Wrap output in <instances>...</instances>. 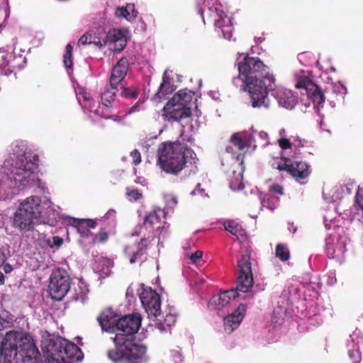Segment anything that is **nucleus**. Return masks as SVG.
<instances>
[{"label": "nucleus", "mask_w": 363, "mask_h": 363, "mask_svg": "<svg viewBox=\"0 0 363 363\" xmlns=\"http://www.w3.org/2000/svg\"><path fill=\"white\" fill-rule=\"evenodd\" d=\"M139 313L124 315L114 324L116 333L113 337L114 348L107 352L108 358L114 363H147V347L138 342L134 335L141 325Z\"/></svg>", "instance_id": "nucleus-1"}, {"label": "nucleus", "mask_w": 363, "mask_h": 363, "mask_svg": "<svg viewBox=\"0 0 363 363\" xmlns=\"http://www.w3.org/2000/svg\"><path fill=\"white\" fill-rule=\"evenodd\" d=\"M238 71H242V75L250 81L248 84L252 107L269 108V88L275 83L269 68L258 57L246 56L238 63Z\"/></svg>", "instance_id": "nucleus-2"}, {"label": "nucleus", "mask_w": 363, "mask_h": 363, "mask_svg": "<svg viewBox=\"0 0 363 363\" xmlns=\"http://www.w3.org/2000/svg\"><path fill=\"white\" fill-rule=\"evenodd\" d=\"M0 354L4 363H43L33 337L27 333L7 332L1 342Z\"/></svg>", "instance_id": "nucleus-3"}, {"label": "nucleus", "mask_w": 363, "mask_h": 363, "mask_svg": "<svg viewBox=\"0 0 363 363\" xmlns=\"http://www.w3.org/2000/svg\"><path fill=\"white\" fill-rule=\"evenodd\" d=\"M157 157V163L164 172L177 176L187 167L188 163H192L196 155L186 144L176 140L161 143Z\"/></svg>", "instance_id": "nucleus-4"}, {"label": "nucleus", "mask_w": 363, "mask_h": 363, "mask_svg": "<svg viewBox=\"0 0 363 363\" xmlns=\"http://www.w3.org/2000/svg\"><path fill=\"white\" fill-rule=\"evenodd\" d=\"M38 155L24 153L7 159L3 165L4 172L14 186L25 188L37 184L39 179L35 172L38 167Z\"/></svg>", "instance_id": "nucleus-5"}, {"label": "nucleus", "mask_w": 363, "mask_h": 363, "mask_svg": "<svg viewBox=\"0 0 363 363\" xmlns=\"http://www.w3.org/2000/svg\"><path fill=\"white\" fill-rule=\"evenodd\" d=\"M42 350L46 363H77L84 357L77 345L63 338L45 340Z\"/></svg>", "instance_id": "nucleus-6"}, {"label": "nucleus", "mask_w": 363, "mask_h": 363, "mask_svg": "<svg viewBox=\"0 0 363 363\" xmlns=\"http://www.w3.org/2000/svg\"><path fill=\"white\" fill-rule=\"evenodd\" d=\"M240 274L238 277L235 289H231L221 292L219 295L213 296L210 303L217 306V308H221L227 306L232 300L239 296V292L247 293L252 287L254 284L250 255L249 253L242 255L238 261Z\"/></svg>", "instance_id": "nucleus-7"}, {"label": "nucleus", "mask_w": 363, "mask_h": 363, "mask_svg": "<svg viewBox=\"0 0 363 363\" xmlns=\"http://www.w3.org/2000/svg\"><path fill=\"white\" fill-rule=\"evenodd\" d=\"M40 199L32 196L21 203L13 218V226L21 231H31L41 213Z\"/></svg>", "instance_id": "nucleus-8"}, {"label": "nucleus", "mask_w": 363, "mask_h": 363, "mask_svg": "<svg viewBox=\"0 0 363 363\" xmlns=\"http://www.w3.org/2000/svg\"><path fill=\"white\" fill-rule=\"evenodd\" d=\"M193 94L190 91L182 89L177 92L162 109V116L165 121H181L192 115Z\"/></svg>", "instance_id": "nucleus-9"}, {"label": "nucleus", "mask_w": 363, "mask_h": 363, "mask_svg": "<svg viewBox=\"0 0 363 363\" xmlns=\"http://www.w3.org/2000/svg\"><path fill=\"white\" fill-rule=\"evenodd\" d=\"M72 279L67 271L57 267L52 271L49 278L48 292L50 297L61 301L68 293Z\"/></svg>", "instance_id": "nucleus-10"}, {"label": "nucleus", "mask_w": 363, "mask_h": 363, "mask_svg": "<svg viewBox=\"0 0 363 363\" xmlns=\"http://www.w3.org/2000/svg\"><path fill=\"white\" fill-rule=\"evenodd\" d=\"M139 298L148 317L157 318L160 315V296L155 291L143 285L139 291Z\"/></svg>", "instance_id": "nucleus-11"}, {"label": "nucleus", "mask_w": 363, "mask_h": 363, "mask_svg": "<svg viewBox=\"0 0 363 363\" xmlns=\"http://www.w3.org/2000/svg\"><path fill=\"white\" fill-rule=\"evenodd\" d=\"M277 169L279 171H286L296 179H303L309 174V167L306 162L288 157L282 158Z\"/></svg>", "instance_id": "nucleus-12"}, {"label": "nucleus", "mask_w": 363, "mask_h": 363, "mask_svg": "<svg viewBox=\"0 0 363 363\" xmlns=\"http://www.w3.org/2000/svg\"><path fill=\"white\" fill-rule=\"evenodd\" d=\"M325 252L330 259H341L346 252V238L337 232L325 238Z\"/></svg>", "instance_id": "nucleus-13"}, {"label": "nucleus", "mask_w": 363, "mask_h": 363, "mask_svg": "<svg viewBox=\"0 0 363 363\" xmlns=\"http://www.w3.org/2000/svg\"><path fill=\"white\" fill-rule=\"evenodd\" d=\"M149 238H143L137 244L128 245L124 249L125 256L130 264L138 262H143L147 259V251L150 245Z\"/></svg>", "instance_id": "nucleus-14"}, {"label": "nucleus", "mask_w": 363, "mask_h": 363, "mask_svg": "<svg viewBox=\"0 0 363 363\" xmlns=\"http://www.w3.org/2000/svg\"><path fill=\"white\" fill-rule=\"evenodd\" d=\"M116 91L117 89L113 90L111 86V89H108L101 94V104L95 111L96 115L106 119H113L116 116L112 108Z\"/></svg>", "instance_id": "nucleus-15"}, {"label": "nucleus", "mask_w": 363, "mask_h": 363, "mask_svg": "<svg viewBox=\"0 0 363 363\" xmlns=\"http://www.w3.org/2000/svg\"><path fill=\"white\" fill-rule=\"evenodd\" d=\"M129 62L126 57H121L112 69L109 79L110 86L113 90L123 82L127 74Z\"/></svg>", "instance_id": "nucleus-16"}, {"label": "nucleus", "mask_w": 363, "mask_h": 363, "mask_svg": "<svg viewBox=\"0 0 363 363\" xmlns=\"http://www.w3.org/2000/svg\"><path fill=\"white\" fill-rule=\"evenodd\" d=\"M246 311V306L240 304L238 308L224 318V330L230 333L235 330L242 320Z\"/></svg>", "instance_id": "nucleus-17"}, {"label": "nucleus", "mask_w": 363, "mask_h": 363, "mask_svg": "<svg viewBox=\"0 0 363 363\" xmlns=\"http://www.w3.org/2000/svg\"><path fill=\"white\" fill-rule=\"evenodd\" d=\"M271 84L269 88V92H272V95L277 100L279 104L286 108L291 109L297 104L296 97L288 91L282 89H276Z\"/></svg>", "instance_id": "nucleus-18"}, {"label": "nucleus", "mask_w": 363, "mask_h": 363, "mask_svg": "<svg viewBox=\"0 0 363 363\" xmlns=\"http://www.w3.org/2000/svg\"><path fill=\"white\" fill-rule=\"evenodd\" d=\"M323 199L326 203L335 204L343 196V186L332 184H324L322 190Z\"/></svg>", "instance_id": "nucleus-19"}, {"label": "nucleus", "mask_w": 363, "mask_h": 363, "mask_svg": "<svg viewBox=\"0 0 363 363\" xmlns=\"http://www.w3.org/2000/svg\"><path fill=\"white\" fill-rule=\"evenodd\" d=\"M296 89H303L305 90L308 96L311 99L313 103V108H318V84L312 82L308 77H303L300 79L295 84Z\"/></svg>", "instance_id": "nucleus-20"}, {"label": "nucleus", "mask_w": 363, "mask_h": 363, "mask_svg": "<svg viewBox=\"0 0 363 363\" xmlns=\"http://www.w3.org/2000/svg\"><path fill=\"white\" fill-rule=\"evenodd\" d=\"M116 314L111 309L104 310L97 317V320L103 330L108 333L115 331L114 324L117 320L115 319Z\"/></svg>", "instance_id": "nucleus-21"}, {"label": "nucleus", "mask_w": 363, "mask_h": 363, "mask_svg": "<svg viewBox=\"0 0 363 363\" xmlns=\"http://www.w3.org/2000/svg\"><path fill=\"white\" fill-rule=\"evenodd\" d=\"M174 89L175 87L172 84L171 79L165 72L162 76V82L160 84L157 91L153 96V99L160 101L162 99H165L167 95L172 94Z\"/></svg>", "instance_id": "nucleus-22"}, {"label": "nucleus", "mask_w": 363, "mask_h": 363, "mask_svg": "<svg viewBox=\"0 0 363 363\" xmlns=\"http://www.w3.org/2000/svg\"><path fill=\"white\" fill-rule=\"evenodd\" d=\"M165 218V212L161 208H156L146 214L144 225H149L152 229L160 228L162 219Z\"/></svg>", "instance_id": "nucleus-23"}, {"label": "nucleus", "mask_w": 363, "mask_h": 363, "mask_svg": "<svg viewBox=\"0 0 363 363\" xmlns=\"http://www.w3.org/2000/svg\"><path fill=\"white\" fill-rule=\"evenodd\" d=\"M108 39L113 44L112 49L114 51L120 52L126 45V38L122 30L113 29L108 33Z\"/></svg>", "instance_id": "nucleus-24"}, {"label": "nucleus", "mask_w": 363, "mask_h": 363, "mask_svg": "<svg viewBox=\"0 0 363 363\" xmlns=\"http://www.w3.org/2000/svg\"><path fill=\"white\" fill-rule=\"evenodd\" d=\"M74 223L77 229L78 233L84 238H87L90 235L91 228H94L97 225L96 220L94 219H80L75 218Z\"/></svg>", "instance_id": "nucleus-25"}, {"label": "nucleus", "mask_w": 363, "mask_h": 363, "mask_svg": "<svg viewBox=\"0 0 363 363\" xmlns=\"http://www.w3.org/2000/svg\"><path fill=\"white\" fill-rule=\"evenodd\" d=\"M16 57L10 53H3L0 56V68L6 72H13L19 67L16 63Z\"/></svg>", "instance_id": "nucleus-26"}, {"label": "nucleus", "mask_w": 363, "mask_h": 363, "mask_svg": "<svg viewBox=\"0 0 363 363\" xmlns=\"http://www.w3.org/2000/svg\"><path fill=\"white\" fill-rule=\"evenodd\" d=\"M336 204H329V209L326 214L323 215V220L325 226L327 229H333L338 230L340 228L337 225L335 224V220L337 218V213L336 212Z\"/></svg>", "instance_id": "nucleus-27"}, {"label": "nucleus", "mask_w": 363, "mask_h": 363, "mask_svg": "<svg viewBox=\"0 0 363 363\" xmlns=\"http://www.w3.org/2000/svg\"><path fill=\"white\" fill-rule=\"evenodd\" d=\"M176 320L177 318L174 315L168 313L163 320L158 319L155 325L161 333L167 332L170 330L171 327L175 323Z\"/></svg>", "instance_id": "nucleus-28"}, {"label": "nucleus", "mask_w": 363, "mask_h": 363, "mask_svg": "<svg viewBox=\"0 0 363 363\" xmlns=\"http://www.w3.org/2000/svg\"><path fill=\"white\" fill-rule=\"evenodd\" d=\"M115 15L117 17L130 20L136 17L137 12L135 11L134 4H128L125 7H118L116 9Z\"/></svg>", "instance_id": "nucleus-29"}, {"label": "nucleus", "mask_w": 363, "mask_h": 363, "mask_svg": "<svg viewBox=\"0 0 363 363\" xmlns=\"http://www.w3.org/2000/svg\"><path fill=\"white\" fill-rule=\"evenodd\" d=\"M225 229L235 235L237 238L245 235V230L242 227L234 220H228L224 223Z\"/></svg>", "instance_id": "nucleus-30"}, {"label": "nucleus", "mask_w": 363, "mask_h": 363, "mask_svg": "<svg viewBox=\"0 0 363 363\" xmlns=\"http://www.w3.org/2000/svg\"><path fill=\"white\" fill-rule=\"evenodd\" d=\"M279 203V198L272 194L265 195L261 201L262 208H267L273 211Z\"/></svg>", "instance_id": "nucleus-31"}, {"label": "nucleus", "mask_w": 363, "mask_h": 363, "mask_svg": "<svg viewBox=\"0 0 363 363\" xmlns=\"http://www.w3.org/2000/svg\"><path fill=\"white\" fill-rule=\"evenodd\" d=\"M250 81L247 79V77H244L242 75V71H239V74L238 77H235L233 79V84L237 87L240 88L242 90H247L250 93Z\"/></svg>", "instance_id": "nucleus-32"}, {"label": "nucleus", "mask_w": 363, "mask_h": 363, "mask_svg": "<svg viewBox=\"0 0 363 363\" xmlns=\"http://www.w3.org/2000/svg\"><path fill=\"white\" fill-rule=\"evenodd\" d=\"M121 96L128 99H135L138 96V88L135 86H121Z\"/></svg>", "instance_id": "nucleus-33"}, {"label": "nucleus", "mask_w": 363, "mask_h": 363, "mask_svg": "<svg viewBox=\"0 0 363 363\" xmlns=\"http://www.w3.org/2000/svg\"><path fill=\"white\" fill-rule=\"evenodd\" d=\"M72 51L73 48L72 46L69 43L66 45L65 48V53L63 56V63L66 69H72Z\"/></svg>", "instance_id": "nucleus-34"}, {"label": "nucleus", "mask_w": 363, "mask_h": 363, "mask_svg": "<svg viewBox=\"0 0 363 363\" xmlns=\"http://www.w3.org/2000/svg\"><path fill=\"white\" fill-rule=\"evenodd\" d=\"M275 255L281 261H287L290 258V252L289 250L282 243H279L276 246Z\"/></svg>", "instance_id": "nucleus-35"}, {"label": "nucleus", "mask_w": 363, "mask_h": 363, "mask_svg": "<svg viewBox=\"0 0 363 363\" xmlns=\"http://www.w3.org/2000/svg\"><path fill=\"white\" fill-rule=\"evenodd\" d=\"M230 142L240 150H242L248 146L246 138L240 137L238 133H235L231 136Z\"/></svg>", "instance_id": "nucleus-36"}, {"label": "nucleus", "mask_w": 363, "mask_h": 363, "mask_svg": "<svg viewBox=\"0 0 363 363\" xmlns=\"http://www.w3.org/2000/svg\"><path fill=\"white\" fill-rule=\"evenodd\" d=\"M108 233L101 228L98 233L94 235L91 242L93 245L104 244L108 241Z\"/></svg>", "instance_id": "nucleus-37"}, {"label": "nucleus", "mask_w": 363, "mask_h": 363, "mask_svg": "<svg viewBox=\"0 0 363 363\" xmlns=\"http://www.w3.org/2000/svg\"><path fill=\"white\" fill-rule=\"evenodd\" d=\"M355 202L357 206V214L360 216L358 219L363 223V194H361L359 191L357 193Z\"/></svg>", "instance_id": "nucleus-38"}, {"label": "nucleus", "mask_w": 363, "mask_h": 363, "mask_svg": "<svg viewBox=\"0 0 363 363\" xmlns=\"http://www.w3.org/2000/svg\"><path fill=\"white\" fill-rule=\"evenodd\" d=\"M228 23L220 30L223 37L225 39L230 40L233 37V26L230 19L227 20Z\"/></svg>", "instance_id": "nucleus-39"}, {"label": "nucleus", "mask_w": 363, "mask_h": 363, "mask_svg": "<svg viewBox=\"0 0 363 363\" xmlns=\"http://www.w3.org/2000/svg\"><path fill=\"white\" fill-rule=\"evenodd\" d=\"M126 195L130 201H136L143 197V194L138 189H126Z\"/></svg>", "instance_id": "nucleus-40"}, {"label": "nucleus", "mask_w": 363, "mask_h": 363, "mask_svg": "<svg viewBox=\"0 0 363 363\" xmlns=\"http://www.w3.org/2000/svg\"><path fill=\"white\" fill-rule=\"evenodd\" d=\"M216 18L214 19V26L216 28L221 30L225 24L228 23L227 20L229 19L226 16L223 18L221 15L218 14L217 12L216 13Z\"/></svg>", "instance_id": "nucleus-41"}, {"label": "nucleus", "mask_w": 363, "mask_h": 363, "mask_svg": "<svg viewBox=\"0 0 363 363\" xmlns=\"http://www.w3.org/2000/svg\"><path fill=\"white\" fill-rule=\"evenodd\" d=\"M78 43L82 45H85L91 43H95V40L94 39V37L91 34L86 33L84 34L82 36H81L78 41Z\"/></svg>", "instance_id": "nucleus-42"}, {"label": "nucleus", "mask_w": 363, "mask_h": 363, "mask_svg": "<svg viewBox=\"0 0 363 363\" xmlns=\"http://www.w3.org/2000/svg\"><path fill=\"white\" fill-rule=\"evenodd\" d=\"M242 174L241 173H238V177L235 179V181H231L230 182V187L233 189H242L243 188L242 184Z\"/></svg>", "instance_id": "nucleus-43"}, {"label": "nucleus", "mask_w": 363, "mask_h": 363, "mask_svg": "<svg viewBox=\"0 0 363 363\" xmlns=\"http://www.w3.org/2000/svg\"><path fill=\"white\" fill-rule=\"evenodd\" d=\"M116 214V211L111 209V210L108 211L107 213L105 214V216L102 218L101 221L110 220L111 223L113 225H115Z\"/></svg>", "instance_id": "nucleus-44"}, {"label": "nucleus", "mask_w": 363, "mask_h": 363, "mask_svg": "<svg viewBox=\"0 0 363 363\" xmlns=\"http://www.w3.org/2000/svg\"><path fill=\"white\" fill-rule=\"evenodd\" d=\"M133 164L137 166L141 162V155L138 150H134L130 152Z\"/></svg>", "instance_id": "nucleus-45"}, {"label": "nucleus", "mask_w": 363, "mask_h": 363, "mask_svg": "<svg viewBox=\"0 0 363 363\" xmlns=\"http://www.w3.org/2000/svg\"><path fill=\"white\" fill-rule=\"evenodd\" d=\"M278 143H279V145L281 147V148L283 150H287V149L291 148V143L290 140L287 138H280L278 140Z\"/></svg>", "instance_id": "nucleus-46"}, {"label": "nucleus", "mask_w": 363, "mask_h": 363, "mask_svg": "<svg viewBox=\"0 0 363 363\" xmlns=\"http://www.w3.org/2000/svg\"><path fill=\"white\" fill-rule=\"evenodd\" d=\"M269 191L274 194H278L280 195L284 194V189L282 186L278 184H273L269 188Z\"/></svg>", "instance_id": "nucleus-47"}, {"label": "nucleus", "mask_w": 363, "mask_h": 363, "mask_svg": "<svg viewBox=\"0 0 363 363\" xmlns=\"http://www.w3.org/2000/svg\"><path fill=\"white\" fill-rule=\"evenodd\" d=\"M348 356L350 357V358L351 359L354 361H356V360H360L361 359V354L359 351L357 350H350L348 351Z\"/></svg>", "instance_id": "nucleus-48"}, {"label": "nucleus", "mask_w": 363, "mask_h": 363, "mask_svg": "<svg viewBox=\"0 0 363 363\" xmlns=\"http://www.w3.org/2000/svg\"><path fill=\"white\" fill-rule=\"evenodd\" d=\"M203 256V252L201 250H197L196 252L192 253L190 256V259L193 263H196L199 259H200Z\"/></svg>", "instance_id": "nucleus-49"}, {"label": "nucleus", "mask_w": 363, "mask_h": 363, "mask_svg": "<svg viewBox=\"0 0 363 363\" xmlns=\"http://www.w3.org/2000/svg\"><path fill=\"white\" fill-rule=\"evenodd\" d=\"M11 324V323L9 320L2 318L0 315V331L4 330L5 328H9Z\"/></svg>", "instance_id": "nucleus-50"}, {"label": "nucleus", "mask_w": 363, "mask_h": 363, "mask_svg": "<svg viewBox=\"0 0 363 363\" xmlns=\"http://www.w3.org/2000/svg\"><path fill=\"white\" fill-rule=\"evenodd\" d=\"M52 240V243L50 244V247H53V246L60 247L63 243V239L59 236H53Z\"/></svg>", "instance_id": "nucleus-51"}, {"label": "nucleus", "mask_w": 363, "mask_h": 363, "mask_svg": "<svg viewBox=\"0 0 363 363\" xmlns=\"http://www.w3.org/2000/svg\"><path fill=\"white\" fill-rule=\"evenodd\" d=\"M340 185L343 186V194H350L352 193V189L353 187L352 184L349 183L347 184Z\"/></svg>", "instance_id": "nucleus-52"}, {"label": "nucleus", "mask_w": 363, "mask_h": 363, "mask_svg": "<svg viewBox=\"0 0 363 363\" xmlns=\"http://www.w3.org/2000/svg\"><path fill=\"white\" fill-rule=\"evenodd\" d=\"M197 192L201 195L205 194V189L201 188V184H197L196 189L192 191V194H196Z\"/></svg>", "instance_id": "nucleus-53"}, {"label": "nucleus", "mask_w": 363, "mask_h": 363, "mask_svg": "<svg viewBox=\"0 0 363 363\" xmlns=\"http://www.w3.org/2000/svg\"><path fill=\"white\" fill-rule=\"evenodd\" d=\"M84 294L82 292L79 294H75L72 296V299L76 301L79 300H82L84 299Z\"/></svg>", "instance_id": "nucleus-54"}, {"label": "nucleus", "mask_w": 363, "mask_h": 363, "mask_svg": "<svg viewBox=\"0 0 363 363\" xmlns=\"http://www.w3.org/2000/svg\"><path fill=\"white\" fill-rule=\"evenodd\" d=\"M325 101V96L323 93L319 89V108L320 107V104Z\"/></svg>", "instance_id": "nucleus-55"}, {"label": "nucleus", "mask_w": 363, "mask_h": 363, "mask_svg": "<svg viewBox=\"0 0 363 363\" xmlns=\"http://www.w3.org/2000/svg\"><path fill=\"white\" fill-rule=\"evenodd\" d=\"M5 260L4 251L0 248V267L2 266Z\"/></svg>", "instance_id": "nucleus-56"}, {"label": "nucleus", "mask_w": 363, "mask_h": 363, "mask_svg": "<svg viewBox=\"0 0 363 363\" xmlns=\"http://www.w3.org/2000/svg\"><path fill=\"white\" fill-rule=\"evenodd\" d=\"M12 270V267L10 264H6L5 266H4V271L6 273H9Z\"/></svg>", "instance_id": "nucleus-57"}, {"label": "nucleus", "mask_w": 363, "mask_h": 363, "mask_svg": "<svg viewBox=\"0 0 363 363\" xmlns=\"http://www.w3.org/2000/svg\"><path fill=\"white\" fill-rule=\"evenodd\" d=\"M4 281V275L0 272V284H3Z\"/></svg>", "instance_id": "nucleus-58"}, {"label": "nucleus", "mask_w": 363, "mask_h": 363, "mask_svg": "<svg viewBox=\"0 0 363 363\" xmlns=\"http://www.w3.org/2000/svg\"><path fill=\"white\" fill-rule=\"evenodd\" d=\"M106 262H108V264H111L112 266L113 265V262L111 260L107 259Z\"/></svg>", "instance_id": "nucleus-59"}, {"label": "nucleus", "mask_w": 363, "mask_h": 363, "mask_svg": "<svg viewBox=\"0 0 363 363\" xmlns=\"http://www.w3.org/2000/svg\"><path fill=\"white\" fill-rule=\"evenodd\" d=\"M231 150H232V147H226V151H227L228 152H230L231 151Z\"/></svg>", "instance_id": "nucleus-60"}, {"label": "nucleus", "mask_w": 363, "mask_h": 363, "mask_svg": "<svg viewBox=\"0 0 363 363\" xmlns=\"http://www.w3.org/2000/svg\"><path fill=\"white\" fill-rule=\"evenodd\" d=\"M296 228H293L292 233H296Z\"/></svg>", "instance_id": "nucleus-61"}, {"label": "nucleus", "mask_w": 363, "mask_h": 363, "mask_svg": "<svg viewBox=\"0 0 363 363\" xmlns=\"http://www.w3.org/2000/svg\"><path fill=\"white\" fill-rule=\"evenodd\" d=\"M353 363H360V360H356V361H354Z\"/></svg>", "instance_id": "nucleus-62"}]
</instances>
